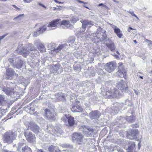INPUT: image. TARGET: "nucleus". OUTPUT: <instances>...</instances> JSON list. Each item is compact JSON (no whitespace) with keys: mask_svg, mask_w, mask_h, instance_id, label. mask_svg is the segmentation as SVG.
Instances as JSON below:
<instances>
[{"mask_svg":"<svg viewBox=\"0 0 152 152\" xmlns=\"http://www.w3.org/2000/svg\"><path fill=\"white\" fill-rule=\"evenodd\" d=\"M140 74H142V73H141L140 72H138L137 73V75L138 76H139L140 77Z\"/></svg>","mask_w":152,"mask_h":152,"instance_id":"obj_52","label":"nucleus"},{"mask_svg":"<svg viewBox=\"0 0 152 152\" xmlns=\"http://www.w3.org/2000/svg\"><path fill=\"white\" fill-rule=\"evenodd\" d=\"M98 6H103V7H105L106 6L104 5L102 3H100L99 4Z\"/></svg>","mask_w":152,"mask_h":152,"instance_id":"obj_49","label":"nucleus"},{"mask_svg":"<svg viewBox=\"0 0 152 152\" xmlns=\"http://www.w3.org/2000/svg\"><path fill=\"white\" fill-rule=\"evenodd\" d=\"M81 22L82 23V27L84 28L85 29L86 28V26L88 25H93L94 24L91 21H89L88 20H84L83 21H81Z\"/></svg>","mask_w":152,"mask_h":152,"instance_id":"obj_20","label":"nucleus"},{"mask_svg":"<svg viewBox=\"0 0 152 152\" xmlns=\"http://www.w3.org/2000/svg\"><path fill=\"white\" fill-rule=\"evenodd\" d=\"M78 20L79 19L78 18L76 17H73L72 19H71V22L74 23H76Z\"/></svg>","mask_w":152,"mask_h":152,"instance_id":"obj_34","label":"nucleus"},{"mask_svg":"<svg viewBox=\"0 0 152 152\" xmlns=\"http://www.w3.org/2000/svg\"><path fill=\"white\" fill-rule=\"evenodd\" d=\"M140 77L141 79H143V76H140Z\"/></svg>","mask_w":152,"mask_h":152,"instance_id":"obj_57","label":"nucleus"},{"mask_svg":"<svg viewBox=\"0 0 152 152\" xmlns=\"http://www.w3.org/2000/svg\"><path fill=\"white\" fill-rule=\"evenodd\" d=\"M62 120L65 121L66 120V119H67L69 125L72 126H73L75 124L74 118L72 116H69L67 117L66 115L65 117L62 118Z\"/></svg>","mask_w":152,"mask_h":152,"instance_id":"obj_13","label":"nucleus"},{"mask_svg":"<svg viewBox=\"0 0 152 152\" xmlns=\"http://www.w3.org/2000/svg\"><path fill=\"white\" fill-rule=\"evenodd\" d=\"M15 74L14 71L12 69L9 68L7 69L6 72L4 75V78L7 80H11Z\"/></svg>","mask_w":152,"mask_h":152,"instance_id":"obj_7","label":"nucleus"},{"mask_svg":"<svg viewBox=\"0 0 152 152\" xmlns=\"http://www.w3.org/2000/svg\"><path fill=\"white\" fill-rule=\"evenodd\" d=\"M25 3H30L33 1V0H23Z\"/></svg>","mask_w":152,"mask_h":152,"instance_id":"obj_43","label":"nucleus"},{"mask_svg":"<svg viewBox=\"0 0 152 152\" xmlns=\"http://www.w3.org/2000/svg\"><path fill=\"white\" fill-rule=\"evenodd\" d=\"M83 136L80 133L75 132L72 136V140L73 142L80 144L83 141Z\"/></svg>","mask_w":152,"mask_h":152,"instance_id":"obj_4","label":"nucleus"},{"mask_svg":"<svg viewBox=\"0 0 152 152\" xmlns=\"http://www.w3.org/2000/svg\"><path fill=\"white\" fill-rule=\"evenodd\" d=\"M118 54V55H119L120 54V53H119V52L117 51V52H116Z\"/></svg>","mask_w":152,"mask_h":152,"instance_id":"obj_61","label":"nucleus"},{"mask_svg":"<svg viewBox=\"0 0 152 152\" xmlns=\"http://www.w3.org/2000/svg\"><path fill=\"white\" fill-rule=\"evenodd\" d=\"M61 152H71V150L68 149L66 150H63Z\"/></svg>","mask_w":152,"mask_h":152,"instance_id":"obj_44","label":"nucleus"},{"mask_svg":"<svg viewBox=\"0 0 152 152\" xmlns=\"http://www.w3.org/2000/svg\"><path fill=\"white\" fill-rule=\"evenodd\" d=\"M117 151L118 152H123V150L120 148H117Z\"/></svg>","mask_w":152,"mask_h":152,"instance_id":"obj_48","label":"nucleus"},{"mask_svg":"<svg viewBox=\"0 0 152 152\" xmlns=\"http://www.w3.org/2000/svg\"><path fill=\"white\" fill-rule=\"evenodd\" d=\"M58 3H59V4H63V2H60V1H58Z\"/></svg>","mask_w":152,"mask_h":152,"instance_id":"obj_59","label":"nucleus"},{"mask_svg":"<svg viewBox=\"0 0 152 152\" xmlns=\"http://www.w3.org/2000/svg\"><path fill=\"white\" fill-rule=\"evenodd\" d=\"M24 135L26 140L29 142H33L35 141V135L33 134L31 132L28 131V128L24 133Z\"/></svg>","mask_w":152,"mask_h":152,"instance_id":"obj_6","label":"nucleus"},{"mask_svg":"<svg viewBox=\"0 0 152 152\" xmlns=\"http://www.w3.org/2000/svg\"><path fill=\"white\" fill-rule=\"evenodd\" d=\"M66 95L64 94H62V95L60 96L57 98V99L58 101H63L65 100V97Z\"/></svg>","mask_w":152,"mask_h":152,"instance_id":"obj_31","label":"nucleus"},{"mask_svg":"<svg viewBox=\"0 0 152 152\" xmlns=\"http://www.w3.org/2000/svg\"><path fill=\"white\" fill-rule=\"evenodd\" d=\"M121 81L117 82L116 87L118 89L113 88L111 91H107L106 94L108 97H111L113 98L118 97L121 95V92H123L124 89L126 90L127 87L125 86V83L123 80H121Z\"/></svg>","mask_w":152,"mask_h":152,"instance_id":"obj_2","label":"nucleus"},{"mask_svg":"<svg viewBox=\"0 0 152 152\" xmlns=\"http://www.w3.org/2000/svg\"><path fill=\"white\" fill-rule=\"evenodd\" d=\"M83 7H86V8H88V7H86V6L85 5H83Z\"/></svg>","mask_w":152,"mask_h":152,"instance_id":"obj_56","label":"nucleus"},{"mask_svg":"<svg viewBox=\"0 0 152 152\" xmlns=\"http://www.w3.org/2000/svg\"><path fill=\"white\" fill-rule=\"evenodd\" d=\"M22 152H32L31 149L27 146H25L22 148Z\"/></svg>","mask_w":152,"mask_h":152,"instance_id":"obj_29","label":"nucleus"},{"mask_svg":"<svg viewBox=\"0 0 152 152\" xmlns=\"http://www.w3.org/2000/svg\"><path fill=\"white\" fill-rule=\"evenodd\" d=\"M123 63L122 62H119L118 63V68L119 69H121L123 68H124V66H122Z\"/></svg>","mask_w":152,"mask_h":152,"instance_id":"obj_40","label":"nucleus"},{"mask_svg":"<svg viewBox=\"0 0 152 152\" xmlns=\"http://www.w3.org/2000/svg\"><path fill=\"white\" fill-rule=\"evenodd\" d=\"M101 114L98 110L92 111L89 113V116L91 119H97L99 118Z\"/></svg>","mask_w":152,"mask_h":152,"instance_id":"obj_12","label":"nucleus"},{"mask_svg":"<svg viewBox=\"0 0 152 152\" xmlns=\"http://www.w3.org/2000/svg\"><path fill=\"white\" fill-rule=\"evenodd\" d=\"M24 143H19V145L17 148V150L19 151L23 145Z\"/></svg>","mask_w":152,"mask_h":152,"instance_id":"obj_38","label":"nucleus"},{"mask_svg":"<svg viewBox=\"0 0 152 152\" xmlns=\"http://www.w3.org/2000/svg\"><path fill=\"white\" fill-rule=\"evenodd\" d=\"M34 44L37 46V48L41 53L45 52V49L44 45L40 42L39 40H36L34 41Z\"/></svg>","mask_w":152,"mask_h":152,"instance_id":"obj_10","label":"nucleus"},{"mask_svg":"<svg viewBox=\"0 0 152 152\" xmlns=\"http://www.w3.org/2000/svg\"><path fill=\"white\" fill-rule=\"evenodd\" d=\"M129 29H130V30H132L133 29V28L131 27H129L128 30V31H130V30H129Z\"/></svg>","mask_w":152,"mask_h":152,"instance_id":"obj_54","label":"nucleus"},{"mask_svg":"<svg viewBox=\"0 0 152 152\" xmlns=\"http://www.w3.org/2000/svg\"><path fill=\"white\" fill-rule=\"evenodd\" d=\"M127 120L130 123H132L135 120V117L134 116H127L126 118Z\"/></svg>","mask_w":152,"mask_h":152,"instance_id":"obj_28","label":"nucleus"},{"mask_svg":"<svg viewBox=\"0 0 152 152\" xmlns=\"http://www.w3.org/2000/svg\"><path fill=\"white\" fill-rule=\"evenodd\" d=\"M106 45L110 49L111 51H114L115 50V47L113 42L111 41L109 43H107Z\"/></svg>","mask_w":152,"mask_h":152,"instance_id":"obj_24","label":"nucleus"},{"mask_svg":"<svg viewBox=\"0 0 152 152\" xmlns=\"http://www.w3.org/2000/svg\"><path fill=\"white\" fill-rule=\"evenodd\" d=\"M53 43H50V44H49V45H48V47L49 48V47L52 45H53Z\"/></svg>","mask_w":152,"mask_h":152,"instance_id":"obj_53","label":"nucleus"},{"mask_svg":"<svg viewBox=\"0 0 152 152\" xmlns=\"http://www.w3.org/2000/svg\"><path fill=\"white\" fill-rule=\"evenodd\" d=\"M50 127H48V129L49 130V131H51L50 130Z\"/></svg>","mask_w":152,"mask_h":152,"instance_id":"obj_60","label":"nucleus"},{"mask_svg":"<svg viewBox=\"0 0 152 152\" xmlns=\"http://www.w3.org/2000/svg\"><path fill=\"white\" fill-rule=\"evenodd\" d=\"M72 111L73 112H79L83 111L82 107L78 105L73 106L71 108Z\"/></svg>","mask_w":152,"mask_h":152,"instance_id":"obj_18","label":"nucleus"},{"mask_svg":"<svg viewBox=\"0 0 152 152\" xmlns=\"http://www.w3.org/2000/svg\"><path fill=\"white\" fill-rule=\"evenodd\" d=\"M114 32L116 34L117 36L119 38H121L123 36L122 34L121 33V30L117 27L114 30Z\"/></svg>","mask_w":152,"mask_h":152,"instance_id":"obj_26","label":"nucleus"},{"mask_svg":"<svg viewBox=\"0 0 152 152\" xmlns=\"http://www.w3.org/2000/svg\"><path fill=\"white\" fill-rule=\"evenodd\" d=\"M113 1H114V2H115V0H112Z\"/></svg>","mask_w":152,"mask_h":152,"instance_id":"obj_63","label":"nucleus"},{"mask_svg":"<svg viewBox=\"0 0 152 152\" xmlns=\"http://www.w3.org/2000/svg\"><path fill=\"white\" fill-rule=\"evenodd\" d=\"M128 134L131 137H133L131 138L132 139H135L138 134V130L136 129H132L129 130L128 131Z\"/></svg>","mask_w":152,"mask_h":152,"instance_id":"obj_11","label":"nucleus"},{"mask_svg":"<svg viewBox=\"0 0 152 152\" xmlns=\"http://www.w3.org/2000/svg\"><path fill=\"white\" fill-rule=\"evenodd\" d=\"M39 30H37L36 31L34 32V34L33 36L34 37H36L39 35L40 34V32Z\"/></svg>","mask_w":152,"mask_h":152,"instance_id":"obj_36","label":"nucleus"},{"mask_svg":"<svg viewBox=\"0 0 152 152\" xmlns=\"http://www.w3.org/2000/svg\"><path fill=\"white\" fill-rule=\"evenodd\" d=\"M134 41V42H135V43H137V42H136V40H134V41Z\"/></svg>","mask_w":152,"mask_h":152,"instance_id":"obj_62","label":"nucleus"},{"mask_svg":"<svg viewBox=\"0 0 152 152\" xmlns=\"http://www.w3.org/2000/svg\"><path fill=\"white\" fill-rule=\"evenodd\" d=\"M46 30V28L45 27V26H43L42 28H39V29L38 30L39 31H40V32L41 33H42L44 31H45Z\"/></svg>","mask_w":152,"mask_h":152,"instance_id":"obj_37","label":"nucleus"},{"mask_svg":"<svg viewBox=\"0 0 152 152\" xmlns=\"http://www.w3.org/2000/svg\"><path fill=\"white\" fill-rule=\"evenodd\" d=\"M17 57L14 58H10L8 60L9 62L14 66L15 62V60L16 59Z\"/></svg>","mask_w":152,"mask_h":152,"instance_id":"obj_32","label":"nucleus"},{"mask_svg":"<svg viewBox=\"0 0 152 152\" xmlns=\"http://www.w3.org/2000/svg\"><path fill=\"white\" fill-rule=\"evenodd\" d=\"M128 152H136L135 151V144L134 142H132L130 146L127 149Z\"/></svg>","mask_w":152,"mask_h":152,"instance_id":"obj_21","label":"nucleus"},{"mask_svg":"<svg viewBox=\"0 0 152 152\" xmlns=\"http://www.w3.org/2000/svg\"><path fill=\"white\" fill-rule=\"evenodd\" d=\"M146 41L147 42H149V43L148 44V46L150 48V49L152 48V41L149 40L147 39Z\"/></svg>","mask_w":152,"mask_h":152,"instance_id":"obj_35","label":"nucleus"},{"mask_svg":"<svg viewBox=\"0 0 152 152\" xmlns=\"http://www.w3.org/2000/svg\"><path fill=\"white\" fill-rule=\"evenodd\" d=\"M61 20L57 19L53 20L48 25V27H53L57 26V25L60 24L59 20Z\"/></svg>","mask_w":152,"mask_h":152,"instance_id":"obj_17","label":"nucleus"},{"mask_svg":"<svg viewBox=\"0 0 152 152\" xmlns=\"http://www.w3.org/2000/svg\"><path fill=\"white\" fill-rule=\"evenodd\" d=\"M59 24L68 27H70L71 26L70 22L69 20H63Z\"/></svg>","mask_w":152,"mask_h":152,"instance_id":"obj_25","label":"nucleus"},{"mask_svg":"<svg viewBox=\"0 0 152 152\" xmlns=\"http://www.w3.org/2000/svg\"><path fill=\"white\" fill-rule=\"evenodd\" d=\"M15 134L12 132H6L4 136V141L5 142L10 143L15 138Z\"/></svg>","mask_w":152,"mask_h":152,"instance_id":"obj_3","label":"nucleus"},{"mask_svg":"<svg viewBox=\"0 0 152 152\" xmlns=\"http://www.w3.org/2000/svg\"><path fill=\"white\" fill-rule=\"evenodd\" d=\"M15 63L14 66L16 67L17 69H19L22 67L23 64V61L20 57H18L15 60Z\"/></svg>","mask_w":152,"mask_h":152,"instance_id":"obj_14","label":"nucleus"},{"mask_svg":"<svg viewBox=\"0 0 152 152\" xmlns=\"http://www.w3.org/2000/svg\"><path fill=\"white\" fill-rule=\"evenodd\" d=\"M80 130L84 135L87 137L91 136L93 132L92 129L88 126H81L80 128Z\"/></svg>","mask_w":152,"mask_h":152,"instance_id":"obj_5","label":"nucleus"},{"mask_svg":"<svg viewBox=\"0 0 152 152\" xmlns=\"http://www.w3.org/2000/svg\"><path fill=\"white\" fill-rule=\"evenodd\" d=\"M4 99L3 96L2 95H0V104H1V102L4 100Z\"/></svg>","mask_w":152,"mask_h":152,"instance_id":"obj_42","label":"nucleus"},{"mask_svg":"<svg viewBox=\"0 0 152 152\" xmlns=\"http://www.w3.org/2000/svg\"><path fill=\"white\" fill-rule=\"evenodd\" d=\"M45 116L48 120H54L56 114L53 111L51 112L50 110L46 109L45 110Z\"/></svg>","mask_w":152,"mask_h":152,"instance_id":"obj_8","label":"nucleus"},{"mask_svg":"<svg viewBox=\"0 0 152 152\" xmlns=\"http://www.w3.org/2000/svg\"><path fill=\"white\" fill-rule=\"evenodd\" d=\"M61 130L60 129H57V127H56V129H54V131L53 129H52L51 131L52 132H54V134H60L61 132Z\"/></svg>","mask_w":152,"mask_h":152,"instance_id":"obj_30","label":"nucleus"},{"mask_svg":"<svg viewBox=\"0 0 152 152\" xmlns=\"http://www.w3.org/2000/svg\"><path fill=\"white\" fill-rule=\"evenodd\" d=\"M17 50L19 53L25 57L28 55L30 52L33 54H39L38 50L34 48V46L31 44L24 46L23 44L19 45Z\"/></svg>","mask_w":152,"mask_h":152,"instance_id":"obj_1","label":"nucleus"},{"mask_svg":"<svg viewBox=\"0 0 152 152\" xmlns=\"http://www.w3.org/2000/svg\"><path fill=\"white\" fill-rule=\"evenodd\" d=\"M65 46L66 45L65 44L61 45L59 46L57 48H54L53 50L55 52H58L64 48Z\"/></svg>","mask_w":152,"mask_h":152,"instance_id":"obj_27","label":"nucleus"},{"mask_svg":"<svg viewBox=\"0 0 152 152\" xmlns=\"http://www.w3.org/2000/svg\"><path fill=\"white\" fill-rule=\"evenodd\" d=\"M28 128H30L31 130L33 131L34 133H37L39 132V127L35 124H34L32 125H28Z\"/></svg>","mask_w":152,"mask_h":152,"instance_id":"obj_16","label":"nucleus"},{"mask_svg":"<svg viewBox=\"0 0 152 152\" xmlns=\"http://www.w3.org/2000/svg\"><path fill=\"white\" fill-rule=\"evenodd\" d=\"M54 1H55V2H56V3H58V1L57 0H54Z\"/></svg>","mask_w":152,"mask_h":152,"instance_id":"obj_55","label":"nucleus"},{"mask_svg":"<svg viewBox=\"0 0 152 152\" xmlns=\"http://www.w3.org/2000/svg\"><path fill=\"white\" fill-rule=\"evenodd\" d=\"M4 91L5 92L6 94L7 95H11L12 94H15V93H17V92H14L13 89H10L9 88H7L5 89ZM16 94V95L17 94Z\"/></svg>","mask_w":152,"mask_h":152,"instance_id":"obj_23","label":"nucleus"},{"mask_svg":"<svg viewBox=\"0 0 152 152\" xmlns=\"http://www.w3.org/2000/svg\"><path fill=\"white\" fill-rule=\"evenodd\" d=\"M38 4H39V5L41 6L42 7H43L44 8H46V7L44 5H43V4L41 3L40 2H38Z\"/></svg>","mask_w":152,"mask_h":152,"instance_id":"obj_46","label":"nucleus"},{"mask_svg":"<svg viewBox=\"0 0 152 152\" xmlns=\"http://www.w3.org/2000/svg\"><path fill=\"white\" fill-rule=\"evenodd\" d=\"M13 7H14L16 9L19 10H20V9L18 7H17L15 5H13Z\"/></svg>","mask_w":152,"mask_h":152,"instance_id":"obj_50","label":"nucleus"},{"mask_svg":"<svg viewBox=\"0 0 152 152\" xmlns=\"http://www.w3.org/2000/svg\"><path fill=\"white\" fill-rule=\"evenodd\" d=\"M48 150L50 152H60L59 149L53 145L50 146L48 148Z\"/></svg>","mask_w":152,"mask_h":152,"instance_id":"obj_22","label":"nucleus"},{"mask_svg":"<svg viewBox=\"0 0 152 152\" xmlns=\"http://www.w3.org/2000/svg\"><path fill=\"white\" fill-rule=\"evenodd\" d=\"M115 67V64L113 61L107 63L105 65L106 70L110 73L113 71Z\"/></svg>","mask_w":152,"mask_h":152,"instance_id":"obj_9","label":"nucleus"},{"mask_svg":"<svg viewBox=\"0 0 152 152\" xmlns=\"http://www.w3.org/2000/svg\"><path fill=\"white\" fill-rule=\"evenodd\" d=\"M102 30V28L99 26L97 29L96 33L97 34H99L101 33V31Z\"/></svg>","mask_w":152,"mask_h":152,"instance_id":"obj_39","label":"nucleus"},{"mask_svg":"<svg viewBox=\"0 0 152 152\" xmlns=\"http://www.w3.org/2000/svg\"><path fill=\"white\" fill-rule=\"evenodd\" d=\"M76 0V1H77L79 3H83L84 4L87 3L85 2L82 1H81L80 0Z\"/></svg>","mask_w":152,"mask_h":152,"instance_id":"obj_45","label":"nucleus"},{"mask_svg":"<svg viewBox=\"0 0 152 152\" xmlns=\"http://www.w3.org/2000/svg\"><path fill=\"white\" fill-rule=\"evenodd\" d=\"M114 56L117 59H119V58L118 56L116 55L114 53Z\"/></svg>","mask_w":152,"mask_h":152,"instance_id":"obj_51","label":"nucleus"},{"mask_svg":"<svg viewBox=\"0 0 152 152\" xmlns=\"http://www.w3.org/2000/svg\"><path fill=\"white\" fill-rule=\"evenodd\" d=\"M28 38H29V37H27V39H28Z\"/></svg>","mask_w":152,"mask_h":152,"instance_id":"obj_64","label":"nucleus"},{"mask_svg":"<svg viewBox=\"0 0 152 152\" xmlns=\"http://www.w3.org/2000/svg\"><path fill=\"white\" fill-rule=\"evenodd\" d=\"M110 25L111 26V27L114 30L117 27L116 26L113 25L111 24H110Z\"/></svg>","mask_w":152,"mask_h":152,"instance_id":"obj_47","label":"nucleus"},{"mask_svg":"<svg viewBox=\"0 0 152 152\" xmlns=\"http://www.w3.org/2000/svg\"><path fill=\"white\" fill-rule=\"evenodd\" d=\"M117 75L121 77H124L126 75V71L124 68L119 69Z\"/></svg>","mask_w":152,"mask_h":152,"instance_id":"obj_15","label":"nucleus"},{"mask_svg":"<svg viewBox=\"0 0 152 152\" xmlns=\"http://www.w3.org/2000/svg\"><path fill=\"white\" fill-rule=\"evenodd\" d=\"M24 15L23 14L22 15H19L18 16L15 18L14 20H16L17 19H18L19 20H21L23 17Z\"/></svg>","mask_w":152,"mask_h":152,"instance_id":"obj_33","label":"nucleus"},{"mask_svg":"<svg viewBox=\"0 0 152 152\" xmlns=\"http://www.w3.org/2000/svg\"><path fill=\"white\" fill-rule=\"evenodd\" d=\"M128 12H129L130 14H131L133 16L135 17H136L137 19H139L138 18L137 16V15L135 14L133 12H132L131 11H129Z\"/></svg>","mask_w":152,"mask_h":152,"instance_id":"obj_41","label":"nucleus"},{"mask_svg":"<svg viewBox=\"0 0 152 152\" xmlns=\"http://www.w3.org/2000/svg\"><path fill=\"white\" fill-rule=\"evenodd\" d=\"M60 66L59 64L53 65V70L52 71L54 74L59 73L60 72L59 71Z\"/></svg>","mask_w":152,"mask_h":152,"instance_id":"obj_19","label":"nucleus"},{"mask_svg":"<svg viewBox=\"0 0 152 152\" xmlns=\"http://www.w3.org/2000/svg\"><path fill=\"white\" fill-rule=\"evenodd\" d=\"M53 8H54L53 10H56V9H57V8L56 7H54Z\"/></svg>","mask_w":152,"mask_h":152,"instance_id":"obj_58","label":"nucleus"}]
</instances>
